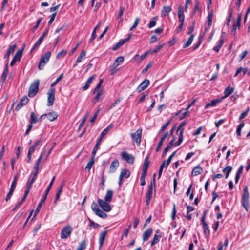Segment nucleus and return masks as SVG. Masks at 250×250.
<instances>
[{
  "label": "nucleus",
  "mask_w": 250,
  "mask_h": 250,
  "mask_svg": "<svg viewBox=\"0 0 250 250\" xmlns=\"http://www.w3.org/2000/svg\"><path fill=\"white\" fill-rule=\"evenodd\" d=\"M165 44V43H163L161 45H158L155 49L150 52L152 54H156L162 48V47L164 46Z\"/></svg>",
  "instance_id": "56"
},
{
  "label": "nucleus",
  "mask_w": 250,
  "mask_h": 250,
  "mask_svg": "<svg viewBox=\"0 0 250 250\" xmlns=\"http://www.w3.org/2000/svg\"><path fill=\"white\" fill-rule=\"evenodd\" d=\"M98 203L100 207L105 211L109 212L111 210V208L109 204V202H107L105 201H104L102 199H99L98 200Z\"/></svg>",
  "instance_id": "12"
},
{
  "label": "nucleus",
  "mask_w": 250,
  "mask_h": 250,
  "mask_svg": "<svg viewBox=\"0 0 250 250\" xmlns=\"http://www.w3.org/2000/svg\"><path fill=\"white\" fill-rule=\"evenodd\" d=\"M29 101V99L27 96L21 98L20 101L17 105L15 109H19L21 108L23 105L26 104Z\"/></svg>",
  "instance_id": "17"
},
{
  "label": "nucleus",
  "mask_w": 250,
  "mask_h": 250,
  "mask_svg": "<svg viewBox=\"0 0 250 250\" xmlns=\"http://www.w3.org/2000/svg\"><path fill=\"white\" fill-rule=\"evenodd\" d=\"M8 71V62H7L1 75V81L3 83L4 82L6 79Z\"/></svg>",
  "instance_id": "26"
},
{
  "label": "nucleus",
  "mask_w": 250,
  "mask_h": 250,
  "mask_svg": "<svg viewBox=\"0 0 250 250\" xmlns=\"http://www.w3.org/2000/svg\"><path fill=\"white\" fill-rule=\"evenodd\" d=\"M17 47V45L15 44L12 45H10L7 49L6 53L4 56V58L6 59L7 62H8V60L9 56L11 54L13 53L15 51L16 48Z\"/></svg>",
  "instance_id": "16"
},
{
  "label": "nucleus",
  "mask_w": 250,
  "mask_h": 250,
  "mask_svg": "<svg viewBox=\"0 0 250 250\" xmlns=\"http://www.w3.org/2000/svg\"><path fill=\"white\" fill-rule=\"evenodd\" d=\"M36 178L32 176V175H31L29 177L26 186V188H28V190L30 189L31 188L32 185L33 183L35 182Z\"/></svg>",
  "instance_id": "30"
},
{
  "label": "nucleus",
  "mask_w": 250,
  "mask_h": 250,
  "mask_svg": "<svg viewBox=\"0 0 250 250\" xmlns=\"http://www.w3.org/2000/svg\"><path fill=\"white\" fill-rule=\"evenodd\" d=\"M49 28L48 27L43 33V34L39 38V39L38 40V41L35 42L34 46L31 50V52H32L34 50L36 49L42 43V41L43 40L45 36H46L49 32Z\"/></svg>",
  "instance_id": "9"
},
{
  "label": "nucleus",
  "mask_w": 250,
  "mask_h": 250,
  "mask_svg": "<svg viewBox=\"0 0 250 250\" xmlns=\"http://www.w3.org/2000/svg\"><path fill=\"white\" fill-rule=\"evenodd\" d=\"M95 92H96V96L93 98L92 99V102L93 103H96L98 101L100 100H102V91H95Z\"/></svg>",
  "instance_id": "37"
},
{
  "label": "nucleus",
  "mask_w": 250,
  "mask_h": 250,
  "mask_svg": "<svg viewBox=\"0 0 250 250\" xmlns=\"http://www.w3.org/2000/svg\"><path fill=\"white\" fill-rule=\"evenodd\" d=\"M244 126V123H240L239 125L238 126L237 129H236V132L238 136H241V129Z\"/></svg>",
  "instance_id": "53"
},
{
  "label": "nucleus",
  "mask_w": 250,
  "mask_h": 250,
  "mask_svg": "<svg viewBox=\"0 0 250 250\" xmlns=\"http://www.w3.org/2000/svg\"><path fill=\"white\" fill-rule=\"evenodd\" d=\"M150 162L148 159V156L146 157L143 164V169L147 170L149 167Z\"/></svg>",
  "instance_id": "44"
},
{
  "label": "nucleus",
  "mask_w": 250,
  "mask_h": 250,
  "mask_svg": "<svg viewBox=\"0 0 250 250\" xmlns=\"http://www.w3.org/2000/svg\"><path fill=\"white\" fill-rule=\"evenodd\" d=\"M241 21V14H240L238 16L237 19L235 21L233 24V30H236L237 28H239L240 26V22Z\"/></svg>",
  "instance_id": "25"
},
{
  "label": "nucleus",
  "mask_w": 250,
  "mask_h": 250,
  "mask_svg": "<svg viewBox=\"0 0 250 250\" xmlns=\"http://www.w3.org/2000/svg\"><path fill=\"white\" fill-rule=\"evenodd\" d=\"M175 140V138L174 137L170 141V142L167 144V145L166 147V148H165V149H164V150L163 151V153H162V156L163 157H164L166 155V154L167 153L168 151L171 148V147L173 145V144H174V142Z\"/></svg>",
  "instance_id": "22"
},
{
  "label": "nucleus",
  "mask_w": 250,
  "mask_h": 250,
  "mask_svg": "<svg viewBox=\"0 0 250 250\" xmlns=\"http://www.w3.org/2000/svg\"><path fill=\"white\" fill-rule=\"evenodd\" d=\"M113 127V125L110 124L106 128L104 129L102 132L101 133L100 136L98 138L97 140V143L93 148V150L92 152V155L90 158V161L87 163L86 167H85V169L87 170L88 171H89L93 165L94 163V159H95V155L97 151L98 150L99 147L101 144V140L102 138H103V137L105 135L108 131L112 128Z\"/></svg>",
  "instance_id": "1"
},
{
  "label": "nucleus",
  "mask_w": 250,
  "mask_h": 250,
  "mask_svg": "<svg viewBox=\"0 0 250 250\" xmlns=\"http://www.w3.org/2000/svg\"><path fill=\"white\" fill-rule=\"evenodd\" d=\"M202 225L204 234L207 237H208L210 234V230L209 229L208 225L207 223L203 224Z\"/></svg>",
  "instance_id": "35"
},
{
  "label": "nucleus",
  "mask_w": 250,
  "mask_h": 250,
  "mask_svg": "<svg viewBox=\"0 0 250 250\" xmlns=\"http://www.w3.org/2000/svg\"><path fill=\"white\" fill-rule=\"evenodd\" d=\"M113 191L111 190H108L104 197L105 201L107 202H110L111 201Z\"/></svg>",
  "instance_id": "31"
},
{
  "label": "nucleus",
  "mask_w": 250,
  "mask_h": 250,
  "mask_svg": "<svg viewBox=\"0 0 250 250\" xmlns=\"http://www.w3.org/2000/svg\"><path fill=\"white\" fill-rule=\"evenodd\" d=\"M119 166V163L118 160L117 159H115L113 161L110 166L109 172L110 173H113L115 172Z\"/></svg>",
  "instance_id": "18"
},
{
  "label": "nucleus",
  "mask_w": 250,
  "mask_h": 250,
  "mask_svg": "<svg viewBox=\"0 0 250 250\" xmlns=\"http://www.w3.org/2000/svg\"><path fill=\"white\" fill-rule=\"evenodd\" d=\"M223 43L224 40L223 39H220L219 41L218 45L213 47V50L217 52H218L220 48H221L222 46L223 45Z\"/></svg>",
  "instance_id": "43"
},
{
  "label": "nucleus",
  "mask_w": 250,
  "mask_h": 250,
  "mask_svg": "<svg viewBox=\"0 0 250 250\" xmlns=\"http://www.w3.org/2000/svg\"><path fill=\"white\" fill-rule=\"evenodd\" d=\"M184 130V128H183L181 129V130L179 131V134H178V140L174 145V146H179L182 142L183 139V134Z\"/></svg>",
  "instance_id": "28"
},
{
  "label": "nucleus",
  "mask_w": 250,
  "mask_h": 250,
  "mask_svg": "<svg viewBox=\"0 0 250 250\" xmlns=\"http://www.w3.org/2000/svg\"><path fill=\"white\" fill-rule=\"evenodd\" d=\"M103 83V79H101L100 80L98 83L96 85V87L95 88L93 93H95V91H102V90H101L100 89V87H101L102 84Z\"/></svg>",
  "instance_id": "50"
},
{
  "label": "nucleus",
  "mask_w": 250,
  "mask_h": 250,
  "mask_svg": "<svg viewBox=\"0 0 250 250\" xmlns=\"http://www.w3.org/2000/svg\"><path fill=\"white\" fill-rule=\"evenodd\" d=\"M166 164H167V161H164L161 165L160 166V168H159V174H158V178H160V177H161V174H162V171H163V168L164 167H166Z\"/></svg>",
  "instance_id": "47"
},
{
  "label": "nucleus",
  "mask_w": 250,
  "mask_h": 250,
  "mask_svg": "<svg viewBox=\"0 0 250 250\" xmlns=\"http://www.w3.org/2000/svg\"><path fill=\"white\" fill-rule=\"evenodd\" d=\"M194 35H191V36H190L188 40L183 44V48H186L188 46H189L194 39Z\"/></svg>",
  "instance_id": "34"
},
{
  "label": "nucleus",
  "mask_w": 250,
  "mask_h": 250,
  "mask_svg": "<svg viewBox=\"0 0 250 250\" xmlns=\"http://www.w3.org/2000/svg\"><path fill=\"white\" fill-rule=\"evenodd\" d=\"M30 123L31 124H35L38 121V118L34 112H32L30 115Z\"/></svg>",
  "instance_id": "45"
},
{
  "label": "nucleus",
  "mask_w": 250,
  "mask_h": 250,
  "mask_svg": "<svg viewBox=\"0 0 250 250\" xmlns=\"http://www.w3.org/2000/svg\"><path fill=\"white\" fill-rule=\"evenodd\" d=\"M199 2L198 0H196L195 5H194L193 10V15L196 13V12L197 10H199Z\"/></svg>",
  "instance_id": "64"
},
{
  "label": "nucleus",
  "mask_w": 250,
  "mask_h": 250,
  "mask_svg": "<svg viewBox=\"0 0 250 250\" xmlns=\"http://www.w3.org/2000/svg\"><path fill=\"white\" fill-rule=\"evenodd\" d=\"M132 35L131 33L128 34L127 38L124 39H121L119 41V42H120L123 45L124 43H125L126 42L128 41L131 39V38L132 37Z\"/></svg>",
  "instance_id": "60"
},
{
  "label": "nucleus",
  "mask_w": 250,
  "mask_h": 250,
  "mask_svg": "<svg viewBox=\"0 0 250 250\" xmlns=\"http://www.w3.org/2000/svg\"><path fill=\"white\" fill-rule=\"evenodd\" d=\"M17 180V175H16L14 176L13 181L11 184L10 188H12V189H13L15 190V187L16 186Z\"/></svg>",
  "instance_id": "62"
},
{
  "label": "nucleus",
  "mask_w": 250,
  "mask_h": 250,
  "mask_svg": "<svg viewBox=\"0 0 250 250\" xmlns=\"http://www.w3.org/2000/svg\"><path fill=\"white\" fill-rule=\"evenodd\" d=\"M150 81L148 79H145L137 87L136 90L138 92L145 90L149 84Z\"/></svg>",
  "instance_id": "14"
},
{
  "label": "nucleus",
  "mask_w": 250,
  "mask_h": 250,
  "mask_svg": "<svg viewBox=\"0 0 250 250\" xmlns=\"http://www.w3.org/2000/svg\"><path fill=\"white\" fill-rule=\"evenodd\" d=\"M212 17H213V12L211 11L208 14L207 18L208 20L207 21V23H208V28H210L212 23Z\"/></svg>",
  "instance_id": "32"
},
{
  "label": "nucleus",
  "mask_w": 250,
  "mask_h": 250,
  "mask_svg": "<svg viewBox=\"0 0 250 250\" xmlns=\"http://www.w3.org/2000/svg\"><path fill=\"white\" fill-rule=\"evenodd\" d=\"M232 167L228 166L223 169V172L226 173L225 178H227L232 170Z\"/></svg>",
  "instance_id": "38"
},
{
  "label": "nucleus",
  "mask_w": 250,
  "mask_h": 250,
  "mask_svg": "<svg viewBox=\"0 0 250 250\" xmlns=\"http://www.w3.org/2000/svg\"><path fill=\"white\" fill-rule=\"evenodd\" d=\"M107 233V230H105L101 232L99 236V249L102 247L104 242L105 240V237Z\"/></svg>",
  "instance_id": "20"
},
{
  "label": "nucleus",
  "mask_w": 250,
  "mask_h": 250,
  "mask_svg": "<svg viewBox=\"0 0 250 250\" xmlns=\"http://www.w3.org/2000/svg\"><path fill=\"white\" fill-rule=\"evenodd\" d=\"M24 49V47H23L21 49H19L17 50L16 53H15L14 57L13 58L11 62H10V66H12L14 65L16 61H20L22 55V52Z\"/></svg>",
  "instance_id": "10"
},
{
  "label": "nucleus",
  "mask_w": 250,
  "mask_h": 250,
  "mask_svg": "<svg viewBox=\"0 0 250 250\" xmlns=\"http://www.w3.org/2000/svg\"><path fill=\"white\" fill-rule=\"evenodd\" d=\"M130 175V171L126 168H123L121 169V173L119 178L118 185L120 186L123 181V178H128Z\"/></svg>",
  "instance_id": "7"
},
{
  "label": "nucleus",
  "mask_w": 250,
  "mask_h": 250,
  "mask_svg": "<svg viewBox=\"0 0 250 250\" xmlns=\"http://www.w3.org/2000/svg\"><path fill=\"white\" fill-rule=\"evenodd\" d=\"M124 61V58L123 56H119L115 60V63L114 65L116 64V66L119 65V63L123 62Z\"/></svg>",
  "instance_id": "51"
},
{
  "label": "nucleus",
  "mask_w": 250,
  "mask_h": 250,
  "mask_svg": "<svg viewBox=\"0 0 250 250\" xmlns=\"http://www.w3.org/2000/svg\"><path fill=\"white\" fill-rule=\"evenodd\" d=\"M157 18L156 17H153V20L152 21H151L148 24V27L149 28H152L153 27H154L156 24V20H157Z\"/></svg>",
  "instance_id": "58"
},
{
  "label": "nucleus",
  "mask_w": 250,
  "mask_h": 250,
  "mask_svg": "<svg viewBox=\"0 0 250 250\" xmlns=\"http://www.w3.org/2000/svg\"><path fill=\"white\" fill-rule=\"evenodd\" d=\"M86 246V240L84 239L79 244L77 250H84Z\"/></svg>",
  "instance_id": "40"
},
{
  "label": "nucleus",
  "mask_w": 250,
  "mask_h": 250,
  "mask_svg": "<svg viewBox=\"0 0 250 250\" xmlns=\"http://www.w3.org/2000/svg\"><path fill=\"white\" fill-rule=\"evenodd\" d=\"M55 89L54 88H50L47 92V105H52L55 100Z\"/></svg>",
  "instance_id": "8"
},
{
  "label": "nucleus",
  "mask_w": 250,
  "mask_h": 250,
  "mask_svg": "<svg viewBox=\"0 0 250 250\" xmlns=\"http://www.w3.org/2000/svg\"><path fill=\"white\" fill-rule=\"evenodd\" d=\"M176 41L177 37L175 36L173 37L172 39L168 42V44L169 46H173L176 43Z\"/></svg>",
  "instance_id": "61"
},
{
  "label": "nucleus",
  "mask_w": 250,
  "mask_h": 250,
  "mask_svg": "<svg viewBox=\"0 0 250 250\" xmlns=\"http://www.w3.org/2000/svg\"><path fill=\"white\" fill-rule=\"evenodd\" d=\"M203 171V168L200 166L195 167L192 171V174L193 176L199 175Z\"/></svg>",
  "instance_id": "29"
},
{
  "label": "nucleus",
  "mask_w": 250,
  "mask_h": 250,
  "mask_svg": "<svg viewBox=\"0 0 250 250\" xmlns=\"http://www.w3.org/2000/svg\"><path fill=\"white\" fill-rule=\"evenodd\" d=\"M156 176V174H153V184L152 182H151L150 184L149 185L146 194V204L147 205H148L150 203V200L152 197V192H153V186L155 184V177Z\"/></svg>",
  "instance_id": "5"
},
{
  "label": "nucleus",
  "mask_w": 250,
  "mask_h": 250,
  "mask_svg": "<svg viewBox=\"0 0 250 250\" xmlns=\"http://www.w3.org/2000/svg\"><path fill=\"white\" fill-rule=\"evenodd\" d=\"M42 138L40 139L29 148L28 151L33 153L35 151L38 145H39L42 142Z\"/></svg>",
  "instance_id": "36"
},
{
  "label": "nucleus",
  "mask_w": 250,
  "mask_h": 250,
  "mask_svg": "<svg viewBox=\"0 0 250 250\" xmlns=\"http://www.w3.org/2000/svg\"><path fill=\"white\" fill-rule=\"evenodd\" d=\"M152 233V229L149 228L147 230L144 231L143 235V241H146L148 239L149 237L151 236Z\"/></svg>",
  "instance_id": "24"
},
{
  "label": "nucleus",
  "mask_w": 250,
  "mask_h": 250,
  "mask_svg": "<svg viewBox=\"0 0 250 250\" xmlns=\"http://www.w3.org/2000/svg\"><path fill=\"white\" fill-rule=\"evenodd\" d=\"M161 235H156L155 234L154 236V238H153V240L152 241L151 243V246H153L154 244L157 243L159 242V239L161 237Z\"/></svg>",
  "instance_id": "46"
},
{
  "label": "nucleus",
  "mask_w": 250,
  "mask_h": 250,
  "mask_svg": "<svg viewBox=\"0 0 250 250\" xmlns=\"http://www.w3.org/2000/svg\"><path fill=\"white\" fill-rule=\"evenodd\" d=\"M63 76V74L62 73L61 74L59 77L53 82L52 83L51 85V88H53V86H54L55 85H56L59 81L62 78Z\"/></svg>",
  "instance_id": "55"
},
{
  "label": "nucleus",
  "mask_w": 250,
  "mask_h": 250,
  "mask_svg": "<svg viewBox=\"0 0 250 250\" xmlns=\"http://www.w3.org/2000/svg\"><path fill=\"white\" fill-rule=\"evenodd\" d=\"M178 16L180 23H184V10L181 6L178 7Z\"/></svg>",
  "instance_id": "21"
},
{
  "label": "nucleus",
  "mask_w": 250,
  "mask_h": 250,
  "mask_svg": "<svg viewBox=\"0 0 250 250\" xmlns=\"http://www.w3.org/2000/svg\"><path fill=\"white\" fill-rule=\"evenodd\" d=\"M122 158L128 163L132 164L134 161V157L132 154L127 153L126 152H123L121 154Z\"/></svg>",
  "instance_id": "13"
},
{
  "label": "nucleus",
  "mask_w": 250,
  "mask_h": 250,
  "mask_svg": "<svg viewBox=\"0 0 250 250\" xmlns=\"http://www.w3.org/2000/svg\"><path fill=\"white\" fill-rule=\"evenodd\" d=\"M40 81L36 80L30 85L28 90V96L30 97H34L39 91V86Z\"/></svg>",
  "instance_id": "2"
},
{
  "label": "nucleus",
  "mask_w": 250,
  "mask_h": 250,
  "mask_svg": "<svg viewBox=\"0 0 250 250\" xmlns=\"http://www.w3.org/2000/svg\"><path fill=\"white\" fill-rule=\"evenodd\" d=\"M172 8L170 6H164L161 11V16L166 17L171 11Z\"/></svg>",
  "instance_id": "19"
},
{
  "label": "nucleus",
  "mask_w": 250,
  "mask_h": 250,
  "mask_svg": "<svg viewBox=\"0 0 250 250\" xmlns=\"http://www.w3.org/2000/svg\"><path fill=\"white\" fill-rule=\"evenodd\" d=\"M51 53L50 51H47L42 56L38 66V67L40 70H42L45 64L49 61L51 56Z\"/></svg>",
  "instance_id": "4"
},
{
  "label": "nucleus",
  "mask_w": 250,
  "mask_h": 250,
  "mask_svg": "<svg viewBox=\"0 0 250 250\" xmlns=\"http://www.w3.org/2000/svg\"><path fill=\"white\" fill-rule=\"evenodd\" d=\"M58 117L57 114L54 111L50 112L47 114H44L42 115V118L46 117L50 121H54Z\"/></svg>",
  "instance_id": "15"
},
{
  "label": "nucleus",
  "mask_w": 250,
  "mask_h": 250,
  "mask_svg": "<svg viewBox=\"0 0 250 250\" xmlns=\"http://www.w3.org/2000/svg\"><path fill=\"white\" fill-rule=\"evenodd\" d=\"M56 15H57V12H55L50 15V18L48 22V26H50L52 24V23L53 22Z\"/></svg>",
  "instance_id": "54"
},
{
  "label": "nucleus",
  "mask_w": 250,
  "mask_h": 250,
  "mask_svg": "<svg viewBox=\"0 0 250 250\" xmlns=\"http://www.w3.org/2000/svg\"><path fill=\"white\" fill-rule=\"evenodd\" d=\"M90 222V227H92L94 229H97L100 227V225L96 223H95L91 219H89Z\"/></svg>",
  "instance_id": "59"
},
{
  "label": "nucleus",
  "mask_w": 250,
  "mask_h": 250,
  "mask_svg": "<svg viewBox=\"0 0 250 250\" xmlns=\"http://www.w3.org/2000/svg\"><path fill=\"white\" fill-rule=\"evenodd\" d=\"M140 21V18H139V17L136 18L134 23L133 24V25L130 27L129 30L131 31V30H133L134 29H135L137 26Z\"/></svg>",
  "instance_id": "49"
},
{
  "label": "nucleus",
  "mask_w": 250,
  "mask_h": 250,
  "mask_svg": "<svg viewBox=\"0 0 250 250\" xmlns=\"http://www.w3.org/2000/svg\"><path fill=\"white\" fill-rule=\"evenodd\" d=\"M242 204L244 208L248 211L249 207V193L248 188L246 186L244 189V193L242 198Z\"/></svg>",
  "instance_id": "3"
},
{
  "label": "nucleus",
  "mask_w": 250,
  "mask_h": 250,
  "mask_svg": "<svg viewBox=\"0 0 250 250\" xmlns=\"http://www.w3.org/2000/svg\"><path fill=\"white\" fill-rule=\"evenodd\" d=\"M234 88H231L230 86H228L224 90V97H227L231 95L234 91Z\"/></svg>",
  "instance_id": "33"
},
{
  "label": "nucleus",
  "mask_w": 250,
  "mask_h": 250,
  "mask_svg": "<svg viewBox=\"0 0 250 250\" xmlns=\"http://www.w3.org/2000/svg\"><path fill=\"white\" fill-rule=\"evenodd\" d=\"M91 208L94 212H95L96 211L97 212V210L98 209H99L98 205L97 204V203L95 202H93L92 203Z\"/></svg>",
  "instance_id": "63"
},
{
  "label": "nucleus",
  "mask_w": 250,
  "mask_h": 250,
  "mask_svg": "<svg viewBox=\"0 0 250 250\" xmlns=\"http://www.w3.org/2000/svg\"><path fill=\"white\" fill-rule=\"evenodd\" d=\"M67 53V51L66 50H62L59 52L57 54L56 58L57 59H61L64 57Z\"/></svg>",
  "instance_id": "41"
},
{
  "label": "nucleus",
  "mask_w": 250,
  "mask_h": 250,
  "mask_svg": "<svg viewBox=\"0 0 250 250\" xmlns=\"http://www.w3.org/2000/svg\"><path fill=\"white\" fill-rule=\"evenodd\" d=\"M86 54V51L84 50H82L80 54L78 56L76 62L77 63H79L81 62L83 58H84Z\"/></svg>",
  "instance_id": "39"
},
{
  "label": "nucleus",
  "mask_w": 250,
  "mask_h": 250,
  "mask_svg": "<svg viewBox=\"0 0 250 250\" xmlns=\"http://www.w3.org/2000/svg\"><path fill=\"white\" fill-rule=\"evenodd\" d=\"M194 26H195V22L193 21L192 23V25L189 26L188 28V34L191 36V35H193L192 34L193 32L194 31Z\"/></svg>",
  "instance_id": "52"
},
{
  "label": "nucleus",
  "mask_w": 250,
  "mask_h": 250,
  "mask_svg": "<svg viewBox=\"0 0 250 250\" xmlns=\"http://www.w3.org/2000/svg\"><path fill=\"white\" fill-rule=\"evenodd\" d=\"M95 213L97 215L102 218H105L107 216V214L104 212L100 209H98L97 210V212L96 211Z\"/></svg>",
  "instance_id": "42"
},
{
  "label": "nucleus",
  "mask_w": 250,
  "mask_h": 250,
  "mask_svg": "<svg viewBox=\"0 0 250 250\" xmlns=\"http://www.w3.org/2000/svg\"><path fill=\"white\" fill-rule=\"evenodd\" d=\"M142 132V129H139L135 133L131 134L132 140L135 142L138 146L140 145L141 141Z\"/></svg>",
  "instance_id": "6"
},
{
  "label": "nucleus",
  "mask_w": 250,
  "mask_h": 250,
  "mask_svg": "<svg viewBox=\"0 0 250 250\" xmlns=\"http://www.w3.org/2000/svg\"><path fill=\"white\" fill-rule=\"evenodd\" d=\"M72 228L70 226L64 227L61 231V237L62 239H66L69 237L71 233Z\"/></svg>",
  "instance_id": "11"
},
{
  "label": "nucleus",
  "mask_w": 250,
  "mask_h": 250,
  "mask_svg": "<svg viewBox=\"0 0 250 250\" xmlns=\"http://www.w3.org/2000/svg\"><path fill=\"white\" fill-rule=\"evenodd\" d=\"M62 188H63V185H62L60 187V188L58 189V190L57 192V193H56V196H55V201H54V203H56V202L59 200Z\"/></svg>",
  "instance_id": "48"
},
{
  "label": "nucleus",
  "mask_w": 250,
  "mask_h": 250,
  "mask_svg": "<svg viewBox=\"0 0 250 250\" xmlns=\"http://www.w3.org/2000/svg\"><path fill=\"white\" fill-rule=\"evenodd\" d=\"M171 119H170L169 120H168L165 125H164L161 128L160 131H159V133H161V132H162L163 131H164V130H165L166 129V128L167 127V126L169 125L170 122H171Z\"/></svg>",
  "instance_id": "57"
},
{
  "label": "nucleus",
  "mask_w": 250,
  "mask_h": 250,
  "mask_svg": "<svg viewBox=\"0 0 250 250\" xmlns=\"http://www.w3.org/2000/svg\"><path fill=\"white\" fill-rule=\"evenodd\" d=\"M222 101V99H216L212 100L210 103H208L206 104L205 108H207L210 106L213 107L215 106L217 104L220 103Z\"/></svg>",
  "instance_id": "27"
},
{
  "label": "nucleus",
  "mask_w": 250,
  "mask_h": 250,
  "mask_svg": "<svg viewBox=\"0 0 250 250\" xmlns=\"http://www.w3.org/2000/svg\"><path fill=\"white\" fill-rule=\"evenodd\" d=\"M168 132H166L163 134L162 137L161 138V139H160L159 142L158 143L157 147V148L156 149V151L158 152V151H159L160 150L161 147V146H162L163 145V143L164 142V141L168 136Z\"/></svg>",
  "instance_id": "23"
}]
</instances>
